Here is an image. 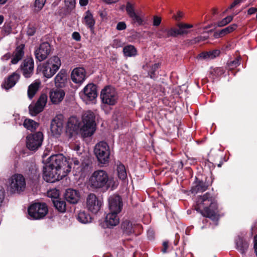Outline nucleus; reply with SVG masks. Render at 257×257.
Masks as SVG:
<instances>
[{"mask_svg":"<svg viewBox=\"0 0 257 257\" xmlns=\"http://www.w3.org/2000/svg\"><path fill=\"white\" fill-rule=\"evenodd\" d=\"M195 209L204 217L216 221L218 219V206L215 197L209 192L197 197Z\"/></svg>","mask_w":257,"mask_h":257,"instance_id":"1","label":"nucleus"},{"mask_svg":"<svg viewBox=\"0 0 257 257\" xmlns=\"http://www.w3.org/2000/svg\"><path fill=\"white\" fill-rule=\"evenodd\" d=\"M80 134L83 138L92 136L96 129V115L91 110L83 113L82 116Z\"/></svg>","mask_w":257,"mask_h":257,"instance_id":"2","label":"nucleus"},{"mask_svg":"<svg viewBox=\"0 0 257 257\" xmlns=\"http://www.w3.org/2000/svg\"><path fill=\"white\" fill-rule=\"evenodd\" d=\"M109 178L106 171L97 170L94 171L89 179V184L93 189H103L106 190L109 187Z\"/></svg>","mask_w":257,"mask_h":257,"instance_id":"3","label":"nucleus"},{"mask_svg":"<svg viewBox=\"0 0 257 257\" xmlns=\"http://www.w3.org/2000/svg\"><path fill=\"white\" fill-rule=\"evenodd\" d=\"M61 65L60 59L58 56H53L42 65L37 67V71L42 72L44 76L51 78L59 70Z\"/></svg>","mask_w":257,"mask_h":257,"instance_id":"4","label":"nucleus"},{"mask_svg":"<svg viewBox=\"0 0 257 257\" xmlns=\"http://www.w3.org/2000/svg\"><path fill=\"white\" fill-rule=\"evenodd\" d=\"M47 164L62 173H65L66 175L71 171V167L69 162L62 154L51 155Z\"/></svg>","mask_w":257,"mask_h":257,"instance_id":"5","label":"nucleus"},{"mask_svg":"<svg viewBox=\"0 0 257 257\" xmlns=\"http://www.w3.org/2000/svg\"><path fill=\"white\" fill-rule=\"evenodd\" d=\"M48 212V207L45 203H34L28 208V218L33 220L41 219L46 215Z\"/></svg>","mask_w":257,"mask_h":257,"instance_id":"6","label":"nucleus"},{"mask_svg":"<svg viewBox=\"0 0 257 257\" xmlns=\"http://www.w3.org/2000/svg\"><path fill=\"white\" fill-rule=\"evenodd\" d=\"M94 153L99 163L106 164L109 162L110 151L107 143L103 141L98 143L95 146Z\"/></svg>","mask_w":257,"mask_h":257,"instance_id":"7","label":"nucleus"},{"mask_svg":"<svg viewBox=\"0 0 257 257\" xmlns=\"http://www.w3.org/2000/svg\"><path fill=\"white\" fill-rule=\"evenodd\" d=\"M118 98V94L112 86H106L101 91L100 98L104 104L114 105L117 103Z\"/></svg>","mask_w":257,"mask_h":257,"instance_id":"8","label":"nucleus"},{"mask_svg":"<svg viewBox=\"0 0 257 257\" xmlns=\"http://www.w3.org/2000/svg\"><path fill=\"white\" fill-rule=\"evenodd\" d=\"M66 176L55 168L46 164L43 168V179L47 182L54 183Z\"/></svg>","mask_w":257,"mask_h":257,"instance_id":"9","label":"nucleus"},{"mask_svg":"<svg viewBox=\"0 0 257 257\" xmlns=\"http://www.w3.org/2000/svg\"><path fill=\"white\" fill-rule=\"evenodd\" d=\"M26 181L21 174H15L11 177L10 181V190L12 193H20L26 188Z\"/></svg>","mask_w":257,"mask_h":257,"instance_id":"10","label":"nucleus"},{"mask_svg":"<svg viewBox=\"0 0 257 257\" xmlns=\"http://www.w3.org/2000/svg\"><path fill=\"white\" fill-rule=\"evenodd\" d=\"M43 135L41 132L28 135L27 137V147L31 151H36L42 145Z\"/></svg>","mask_w":257,"mask_h":257,"instance_id":"11","label":"nucleus"},{"mask_svg":"<svg viewBox=\"0 0 257 257\" xmlns=\"http://www.w3.org/2000/svg\"><path fill=\"white\" fill-rule=\"evenodd\" d=\"M81 99L87 103L93 101L97 96V86L93 83L87 84L80 93Z\"/></svg>","mask_w":257,"mask_h":257,"instance_id":"12","label":"nucleus"},{"mask_svg":"<svg viewBox=\"0 0 257 257\" xmlns=\"http://www.w3.org/2000/svg\"><path fill=\"white\" fill-rule=\"evenodd\" d=\"M51 48L48 42L41 43L34 51L35 58L39 61L41 62L47 58L50 54Z\"/></svg>","mask_w":257,"mask_h":257,"instance_id":"13","label":"nucleus"},{"mask_svg":"<svg viewBox=\"0 0 257 257\" xmlns=\"http://www.w3.org/2000/svg\"><path fill=\"white\" fill-rule=\"evenodd\" d=\"M47 102V96L46 94H42L35 104H31L29 106L30 114L36 116L42 112Z\"/></svg>","mask_w":257,"mask_h":257,"instance_id":"14","label":"nucleus"},{"mask_svg":"<svg viewBox=\"0 0 257 257\" xmlns=\"http://www.w3.org/2000/svg\"><path fill=\"white\" fill-rule=\"evenodd\" d=\"M102 202L93 193L89 194L86 199V207L93 213H97L100 210Z\"/></svg>","mask_w":257,"mask_h":257,"instance_id":"15","label":"nucleus"},{"mask_svg":"<svg viewBox=\"0 0 257 257\" xmlns=\"http://www.w3.org/2000/svg\"><path fill=\"white\" fill-rule=\"evenodd\" d=\"M125 10L127 14L132 19L133 23H137L139 26L143 25V17L136 12L135 4H133L130 2H127L125 6Z\"/></svg>","mask_w":257,"mask_h":257,"instance_id":"16","label":"nucleus"},{"mask_svg":"<svg viewBox=\"0 0 257 257\" xmlns=\"http://www.w3.org/2000/svg\"><path fill=\"white\" fill-rule=\"evenodd\" d=\"M63 115H57L51 121L50 130L53 135L58 137L61 134L63 128Z\"/></svg>","mask_w":257,"mask_h":257,"instance_id":"17","label":"nucleus"},{"mask_svg":"<svg viewBox=\"0 0 257 257\" xmlns=\"http://www.w3.org/2000/svg\"><path fill=\"white\" fill-rule=\"evenodd\" d=\"M23 76L26 78H30L34 73V62L32 57L25 59L20 66Z\"/></svg>","mask_w":257,"mask_h":257,"instance_id":"18","label":"nucleus"},{"mask_svg":"<svg viewBox=\"0 0 257 257\" xmlns=\"http://www.w3.org/2000/svg\"><path fill=\"white\" fill-rule=\"evenodd\" d=\"M109 209L110 212L117 213L120 212L122 207V202L119 195H112L108 199Z\"/></svg>","mask_w":257,"mask_h":257,"instance_id":"19","label":"nucleus"},{"mask_svg":"<svg viewBox=\"0 0 257 257\" xmlns=\"http://www.w3.org/2000/svg\"><path fill=\"white\" fill-rule=\"evenodd\" d=\"M81 125V122L75 116L70 117L67 122L66 126V132H69L71 136L74 133H80V129Z\"/></svg>","mask_w":257,"mask_h":257,"instance_id":"20","label":"nucleus"},{"mask_svg":"<svg viewBox=\"0 0 257 257\" xmlns=\"http://www.w3.org/2000/svg\"><path fill=\"white\" fill-rule=\"evenodd\" d=\"M65 95V91L60 88H53L50 92V98L51 102L55 104H57L61 102Z\"/></svg>","mask_w":257,"mask_h":257,"instance_id":"21","label":"nucleus"},{"mask_svg":"<svg viewBox=\"0 0 257 257\" xmlns=\"http://www.w3.org/2000/svg\"><path fill=\"white\" fill-rule=\"evenodd\" d=\"M86 72L83 68H75L71 73V79L75 83H81L85 79Z\"/></svg>","mask_w":257,"mask_h":257,"instance_id":"22","label":"nucleus"},{"mask_svg":"<svg viewBox=\"0 0 257 257\" xmlns=\"http://www.w3.org/2000/svg\"><path fill=\"white\" fill-rule=\"evenodd\" d=\"M24 49V44H20L16 47L12 55V57L11 61L12 64H17L20 61L22 60L25 54Z\"/></svg>","mask_w":257,"mask_h":257,"instance_id":"23","label":"nucleus"},{"mask_svg":"<svg viewBox=\"0 0 257 257\" xmlns=\"http://www.w3.org/2000/svg\"><path fill=\"white\" fill-rule=\"evenodd\" d=\"M20 77V75L16 72L13 73L5 79L4 82L2 84V87L6 90H9L16 85L19 81Z\"/></svg>","mask_w":257,"mask_h":257,"instance_id":"24","label":"nucleus"},{"mask_svg":"<svg viewBox=\"0 0 257 257\" xmlns=\"http://www.w3.org/2000/svg\"><path fill=\"white\" fill-rule=\"evenodd\" d=\"M139 225L133 223L129 219H123L121 224V229L123 233L131 235L135 233V229Z\"/></svg>","mask_w":257,"mask_h":257,"instance_id":"25","label":"nucleus"},{"mask_svg":"<svg viewBox=\"0 0 257 257\" xmlns=\"http://www.w3.org/2000/svg\"><path fill=\"white\" fill-rule=\"evenodd\" d=\"M235 242L236 248L241 254H245L249 247V240L243 237L238 236L235 240Z\"/></svg>","mask_w":257,"mask_h":257,"instance_id":"26","label":"nucleus"},{"mask_svg":"<svg viewBox=\"0 0 257 257\" xmlns=\"http://www.w3.org/2000/svg\"><path fill=\"white\" fill-rule=\"evenodd\" d=\"M207 178H205V181L198 180L196 178V181L195 183L191 189V191L193 194H197L198 192H202L207 190L208 187L210 185L209 182H206Z\"/></svg>","mask_w":257,"mask_h":257,"instance_id":"27","label":"nucleus"},{"mask_svg":"<svg viewBox=\"0 0 257 257\" xmlns=\"http://www.w3.org/2000/svg\"><path fill=\"white\" fill-rule=\"evenodd\" d=\"M117 213L109 212L105 218V223L107 227L111 228L117 225L119 222V218Z\"/></svg>","mask_w":257,"mask_h":257,"instance_id":"28","label":"nucleus"},{"mask_svg":"<svg viewBox=\"0 0 257 257\" xmlns=\"http://www.w3.org/2000/svg\"><path fill=\"white\" fill-rule=\"evenodd\" d=\"M65 198L70 203L76 204L79 200L80 196L77 190L69 188L66 190Z\"/></svg>","mask_w":257,"mask_h":257,"instance_id":"29","label":"nucleus"},{"mask_svg":"<svg viewBox=\"0 0 257 257\" xmlns=\"http://www.w3.org/2000/svg\"><path fill=\"white\" fill-rule=\"evenodd\" d=\"M67 75L66 70L62 69L55 77V84L56 87L63 88L67 82Z\"/></svg>","mask_w":257,"mask_h":257,"instance_id":"30","label":"nucleus"},{"mask_svg":"<svg viewBox=\"0 0 257 257\" xmlns=\"http://www.w3.org/2000/svg\"><path fill=\"white\" fill-rule=\"evenodd\" d=\"M174 28H161L156 32V36L159 39H167L169 37H175Z\"/></svg>","mask_w":257,"mask_h":257,"instance_id":"31","label":"nucleus"},{"mask_svg":"<svg viewBox=\"0 0 257 257\" xmlns=\"http://www.w3.org/2000/svg\"><path fill=\"white\" fill-rule=\"evenodd\" d=\"M177 26L178 29L174 28V31L176 33L175 37L179 35L188 34L190 32V31L188 30V29L192 28L193 27L192 25L185 23L178 24Z\"/></svg>","mask_w":257,"mask_h":257,"instance_id":"32","label":"nucleus"},{"mask_svg":"<svg viewBox=\"0 0 257 257\" xmlns=\"http://www.w3.org/2000/svg\"><path fill=\"white\" fill-rule=\"evenodd\" d=\"M83 23L91 30L93 29L95 21L89 10H87L85 13Z\"/></svg>","mask_w":257,"mask_h":257,"instance_id":"33","label":"nucleus"},{"mask_svg":"<svg viewBox=\"0 0 257 257\" xmlns=\"http://www.w3.org/2000/svg\"><path fill=\"white\" fill-rule=\"evenodd\" d=\"M52 202L54 207L61 213H64L66 211V203L65 200L61 198H55L52 200Z\"/></svg>","mask_w":257,"mask_h":257,"instance_id":"34","label":"nucleus"},{"mask_svg":"<svg viewBox=\"0 0 257 257\" xmlns=\"http://www.w3.org/2000/svg\"><path fill=\"white\" fill-rule=\"evenodd\" d=\"M77 219L81 223L86 224L91 222L92 217L90 215L84 210H81L78 213Z\"/></svg>","mask_w":257,"mask_h":257,"instance_id":"35","label":"nucleus"},{"mask_svg":"<svg viewBox=\"0 0 257 257\" xmlns=\"http://www.w3.org/2000/svg\"><path fill=\"white\" fill-rule=\"evenodd\" d=\"M40 85V82L39 81H35L29 85L28 89V96L32 99L38 90H39Z\"/></svg>","mask_w":257,"mask_h":257,"instance_id":"36","label":"nucleus"},{"mask_svg":"<svg viewBox=\"0 0 257 257\" xmlns=\"http://www.w3.org/2000/svg\"><path fill=\"white\" fill-rule=\"evenodd\" d=\"M124 55L126 57H134L137 55L136 48L132 45L125 46L123 48Z\"/></svg>","mask_w":257,"mask_h":257,"instance_id":"37","label":"nucleus"},{"mask_svg":"<svg viewBox=\"0 0 257 257\" xmlns=\"http://www.w3.org/2000/svg\"><path fill=\"white\" fill-rule=\"evenodd\" d=\"M23 125L27 130L34 132L38 127L39 124L32 119L26 118L24 121Z\"/></svg>","mask_w":257,"mask_h":257,"instance_id":"38","label":"nucleus"},{"mask_svg":"<svg viewBox=\"0 0 257 257\" xmlns=\"http://www.w3.org/2000/svg\"><path fill=\"white\" fill-rule=\"evenodd\" d=\"M117 171L118 178L122 180H125L127 177V174L124 166L119 164L117 167Z\"/></svg>","mask_w":257,"mask_h":257,"instance_id":"39","label":"nucleus"},{"mask_svg":"<svg viewBox=\"0 0 257 257\" xmlns=\"http://www.w3.org/2000/svg\"><path fill=\"white\" fill-rule=\"evenodd\" d=\"M237 28V25L236 24H233L229 26L221 29L219 31L220 34H221V36L222 37H223L225 36L226 35L229 34L234 30H236V29Z\"/></svg>","mask_w":257,"mask_h":257,"instance_id":"40","label":"nucleus"},{"mask_svg":"<svg viewBox=\"0 0 257 257\" xmlns=\"http://www.w3.org/2000/svg\"><path fill=\"white\" fill-rule=\"evenodd\" d=\"M160 63H157L154 64L151 67L150 69L148 72V74L151 78L155 79L157 77L156 71L160 67Z\"/></svg>","mask_w":257,"mask_h":257,"instance_id":"41","label":"nucleus"},{"mask_svg":"<svg viewBox=\"0 0 257 257\" xmlns=\"http://www.w3.org/2000/svg\"><path fill=\"white\" fill-rule=\"evenodd\" d=\"M233 18L232 16H228L221 21H218L215 25L218 27H224L231 22L233 20Z\"/></svg>","mask_w":257,"mask_h":257,"instance_id":"42","label":"nucleus"},{"mask_svg":"<svg viewBox=\"0 0 257 257\" xmlns=\"http://www.w3.org/2000/svg\"><path fill=\"white\" fill-rule=\"evenodd\" d=\"M46 2V0H35V10L36 11H40L42 9L44 5Z\"/></svg>","mask_w":257,"mask_h":257,"instance_id":"43","label":"nucleus"},{"mask_svg":"<svg viewBox=\"0 0 257 257\" xmlns=\"http://www.w3.org/2000/svg\"><path fill=\"white\" fill-rule=\"evenodd\" d=\"M48 196L51 197L52 200H55V198H59V191L56 189L51 190L48 192Z\"/></svg>","mask_w":257,"mask_h":257,"instance_id":"44","label":"nucleus"},{"mask_svg":"<svg viewBox=\"0 0 257 257\" xmlns=\"http://www.w3.org/2000/svg\"><path fill=\"white\" fill-rule=\"evenodd\" d=\"M240 57H237L234 60L231 61L228 63V66L230 68H234L237 67L239 65L240 62Z\"/></svg>","mask_w":257,"mask_h":257,"instance_id":"45","label":"nucleus"},{"mask_svg":"<svg viewBox=\"0 0 257 257\" xmlns=\"http://www.w3.org/2000/svg\"><path fill=\"white\" fill-rule=\"evenodd\" d=\"M64 2L68 9L72 10L75 7V0H64Z\"/></svg>","mask_w":257,"mask_h":257,"instance_id":"46","label":"nucleus"},{"mask_svg":"<svg viewBox=\"0 0 257 257\" xmlns=\"http://www.w3.org/2000/svg\"><path fill=\"white\" fill-rule=\"evenodd\" d=\"M36 29L34 26L29 25L27 29V34L30 36H33L36 33Z\"/></svg>","mask_w":257,"mask_h":257,"instance_id":"47","label":"nucleus"},{"mask_svg":"<svg viewBox=\"0 0 257 257\" xmlns=\"http://www.w3.org/2000/svg\"><path fill=\"white\" fill-rule=\"evenodd\" d=\"M162 19L161 18L157 16H154L153 17V25L154 26H159L161 23Z\"/></svg>","mask_w":257,"mask_h":257,"instance_id":"48","label":"nucleus"},{"mask_svg":"<svg viewBox=\"0 0 257 257\" xmlns=\"http://www.w3.org/2000/svg\"><path fill=\"white\" fill-rule=\"evenodd\" d=\"M210 53L208 52H202L199 54L198 57L202 59H211Z\"/></svg>","mask_w":257,"mask_h":257,"instance_id":"49","label":"nucleus"},{"mask_svg":"<svg viewBox=\"0 0 257 257\" xmlns=\"http://www.w3.org/2000/svg\"><path fill=\"white\" fill-rule=\"evenodd\" d=\"M213 72L217 76H219L224 74V70L223 68L217 67L214 69Z\"/></svg>","mask_w":257,"mask_h":257,"instance_id":"50","label":"nucleus"},{"mask_svg":"<svg viewBox=\"0 0 257 257\" xmlns=\"http://www.w3.org/2000/svg\"><path fill=\"white\" fill-rule=\"evenodd\" d=\"M201 37L198 36L193 39L188 40V43L189 45H193L201 42Z\"/></svg>","mask_w":257,"mask_h":257,"instance_id":"51","label":"nucleus"},{"mask_svg":"<svg viewBox=\"0 0 257 257\" xmlns=\"http://www.w3.org/2000/svg\"><path fill=\"white\" fill-rule=\"evenodd\" d=\"M126 28V25L125 22H118L116 26V29L119 31L125 30Z\"/></svg>","mask_w":257,"mask_h":257,"instance_id":"52","label":"nucleus"},{"mask_svg":"<svg viewBox=\"0 0 257 257\" xmlns=\"http://www.w3.org/2000/svg\"><path fill=\"white\" fill-rule=\"evenodd\" d=\"M5 196V191L4 188L0 186V205L2 203Z\"/></svg>","mask_w":257,"mask_h":257,"instance_id":"53","label":"nucleus"},{"mask_svg":"<svg viewBox=\"0 0 257 257\" xmlns=\"http://www.w3.org/2000/svg\"><path fill=\"white\" fill-rule=\"evenodd\" d=\"M72 38L76 41H80L81 40V36L77 32H73L72 33Z\"/></svg>","mask_w":257,"mask_h":257,"instance_id":"54","label":"nucleus"},{"mask_svg":"<svg viewBox=\"0 0 257 257\" xmlns=\"http://www.w3.org/2000/svg\"><path fill=\"white\" fill-rule=\"evenodd\" d=\"M11 57H12V54L10 52H8L2 56L1 59L3 61H6L9 60Z\"/></svg>","mask_w":257,"mask_h":257,"instance_id":"55","label":"nucleus"},{"mask_svg":"<svg viewBox=\"0 0 257 257\" xmlns=\"http://www.w3.org/2000/svg\"><path fill=\"white\" fill-rule=\"evenodd\" d=\"M147 236L149 239H153L155 237V233L154 231L153 230H148L147 231Z\"/></svg>","mask_w":257,"mask_h":257,"instance_id":"56","label":"nucleus"},{"mask_svg":"<svg viewBox=\"0 0 257 257\" xmlns=\"http://www.w3.org/2000/svg\"><path fill=\"white\" fill-rule=\"evenodd\" d=\"M209 52L210 53L211 59L215 58L216 56H218L219 54V51L217 50H215Z\"/></svg>","mask_w":257,"mask_h":257,"instance_id":"57","label":"nucleus"},{"mask_svg":"<svg viewBox=\"0 0 257 257\" xmlns=\"http://www.w3.org/2000/svg\"><path fill=\"white\" fill-rule=\"evenodd\" d=\"M163 248L162 249V251L163 253H166L168 247V242L167 241H164L163 243Z\"/></svg>","mask_w":257,"mask_h":257,"instance_id":"58","label":"nucleus"},{"mask_svg":"<svg viewBox=\"0 0 257 257\" xmlns=\"http://www.w3.org/2000/svg\"><path fill=\"white\" fill-rule=\"evenodd\" d=\"M241 3V1L240 0H234L232 2V3L230 5V6L229 8L230 9H231L233 8H234L235 6H236V5L239 4Z\"/></svg>","mask_w":257,"mask_h":257,"instance_id":"59","label":"nucleus"},{"mask_svg":"<svg viewBox=\"0 0 257 257\" xmlns=\"http://www.w3.org/2000/svg\"><path fill=\"white\" fill-rule=\"evenodd\" d=\"M257 11V8H250L247 11V14L249 15H252L254 14Z\"/></svg>","mask_w":257,"mask_h":257,"instance_id":"60","label":"nucleus"},{"mask_svg":"<svg viewBox=\"0 0 257 257\" xmlns=\"http://www.w3.org/2000/svg\"><path fill=\"white\" fill-rule=\"evenodd\" d=\"M183 14L182 12L179 11L177 13L176 16H175V19L176 21H180V20L182 18Z\"/></svg>","mask_w":257,"mask_h":257,"instance_id":"61","label":"nucleus"},{"mask_svg":"<svg viewBox=\"0 0 257 257\" xmlns=\"http://www.w3.org/2000/svg\"><path fill=\"white\" fill-rule=\"evenodd\" d=\"M88 3V0H80L79 4L81 6H86Z\"/></svg>","mask_w":257,"mask_h":257,"instance_id":"62","label":"nucleus"},{"mask_svg":"<svg viewBox=\"0 0 257 257\" xmlns=\"http://www.w3.org/2000/svg\"><path fill=\"white\" fill-rule=\"evenodd\" d=\"M254 251L257 256V236L254 239Z\"/></svg>","mask_w":257,"mask_h":257,"instance_id":"63","label":"nucleus"},{"mask_svg":"<svg viewBox=\"0 0 257 257\" xmlns=\"http://www.w3.org/2000/svg\"><path fill=\"white\" fill-rule=\"evenodd\" d=\"M213 36L215 38H219L220 37H222V36H221V34H220L219 31L215 32L214 33Z\"/></svg>","mask_w":257,"mask_h":257,"instance_id":"64","label":"nucleus"}]
</instances>
